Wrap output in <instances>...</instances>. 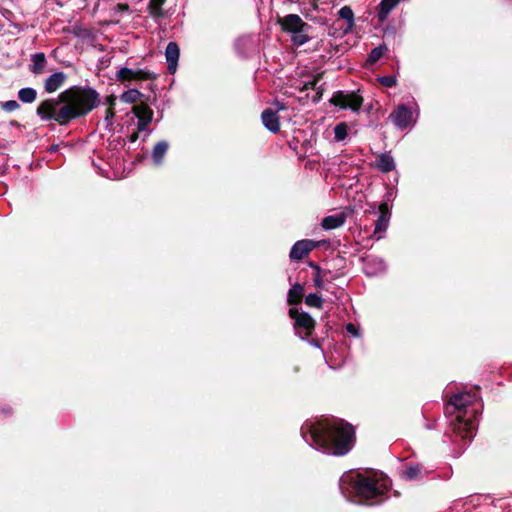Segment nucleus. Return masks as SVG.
<instances>
[{
    "instance_id": "f257e3e1",
    "label": "nucleus",
    "mask_w": 512,
    "mask_h": 512,
    "mask_svg": "<svg viewBox=\"0 0 512 512\" xmlns=\"http://www.w3.org/2000/svg\"><path fill=\"white\" fill-rule=\"evenodd\" d=\"M99 104V94L91 87L72 86L62 91L57 98L42 101L36 114L42 121H55L67 125L81 118Z\"/></svg>"
},
{
    "instance_id": "f03ea898",
    "label": "nucleus",
    "mask_w": 512,
    "mask_h": 512,
    "mask_svg": "<svg viewBox=\"0 0 512 512\" xmlns=\"http://www.w3.org/2000/svg\"><path fill=\"white\" fill-rule=\"evenodd\" d=\"M301 436L315 450L334 456L347 454L355 442L353 426L338 418L306 421L301 427Z\"/></svg>"
},
{
    "instance_id": "7ed1b4c3",
    "label": "nucleus",
    "mask_w": 512,
    "mask_h": 512,
    "mask_svg": "<svg viewBox=\"0 0 512 512\" xmlns=\"http://www.w3.org/2000/svg\"><path fill=\"white\" fill-rule=\"evenodd\" d=\"M480 408L477 390L454 394L445 407V414L451 418L450 426L454 435L451 441L462 442L461 448H465L476 435Z\"/></svg>"
},
{
    "instance_id": "20e7f679",
    "label": "nucleus",
    "mask_w": 512,
    "mask_h": 512,
    "mask_svg": "<svg viewBox=\"0 0 512 512\" xmlns=\"http://www.w3.org/2000/svg\"><path fill=\"white\" fill-rule=\"evenodd\" d=\"M390 487V479L384 476L378 478L377 476L349 471L339 479V489L347 499L354 496L365 501L378 499L384 496Z\"/></svg>"
},
{
    "instance_id": "39448f33",
    "label": "nucleus",
    "mask_w": 512,
    "mask_h": 512,
    "mask_svg": "<svg viewBox=\"0 0 512 512\" xmlns=\"http://www.w3.org/2000/svg\"><path fill=\"white\" fill-rule=\"evenodd\" d=\"M277 24L284 33L291 35V42L297 47L306 44L311 39L308 35L311 26L304 22L297 14H287L283 17H278Z\"/></svg>"
},
{
    "instance_id": "423d86ee",
    "label": "nucleus",
    "mask_w": 512,
    "mask_h": 512,
    "mask_svg": "<svg viewBox=\"0 0 512 512\" xmlns=\"http://www.w3.org/2000/svg\"><path fill=\"white\" fill-rule=\"evenodd\" d=\"M330 103L340 109H349L352 112L358 113L363 104V97L358 91H343L338 90L333 93Z\"/></svg>"
},
{
    "instance_id": "0eeeda50",
    "label": "nucleus",
    "mask_w": 512,
    "mask_h": 512,
    "mask_svg": "<svg viewBox=\"0 0 512 512\" xmlns=\"http://www.w3.org/2000/svg\"><path fill=\"white\" fill-rule=\"evenodd\" d=\"M289 315L294 320L295 334L300 339L307 340L315 327L313 318L308 313L300 312L295 307L290 308Z\"/></svg>"
},
{
    "instance_id": "6e6552de",
    "label": "nucleus",
    "mask_w": 512,
    "mask_h": 512,
    "mask_svg": "<svg viewBox=\"0 0 512 512\" xmlns=\"http://www.w3.org/2000/svg\"><path fill=\"white\" fill-rule=\"evenodd\" d=\"M390 118L398 129L404 130L416 123L418 118V110L416 109L413 111L406 105L400 104L390 114Z\"/></svg>"
},
{
    "instance_id": "1a4fd4ad",
    "label": "nucleus",
    "mask_w": 512,
    "mask_h": 512,
    "mask_svg": "<svg viewBox=\"0 0 512 512\" xmlns=\"http://www.w3.org/2000/svg\"><path fill=\"white\" fill-rule=\"evenodd\" d=\"M155 78V74L147 69L121 67L116 73V79L121 83H132Z\"/></svg>"
},
{
    "instance_id": "9d476101",
    "label": "nucleus",
    "mask_w": 512,
    "mask_h": 512,
    "mask_svg": "<svg viewBox=\"0 0 512 512\" xmlns=\"http://www.w3.org/2000/svg\"><path fill=\"white\" fill-rule=\"evenodd\" d=\"M326 241H315L311 239H303L294 243L290 250L289 257L293 261H300L304 257L308 256V254L318 248L322 243Z\"/></svg>"
},
{
    "instance_id": "9b49d317",
    "label": "nucleus",
    "mask_w": 512,
    "mask_h": 512,
    "mask_svg": "<svg viewBox=\"0 0 512 512\" xmlns=\"http://www.w3.org/2000/svg\"><path fill=\"white\" fill-rule=\"evenodd\" d=\"M390 212L388 208V204L386 202L381 203L379 206V214L378 218L375 222V227L373 231V236L379 240L383 237L386 232L390 220Z\"/></svg>"
},
{
    "instance_id": "f8f14e48",
    "label": "nucleus",
    "mask_w": 512,
    "mask_h": 512,
    "mask_svg": "<svg viewBox=\"0 0 512 512\" xmlns=\"http://www.w3.org/2000/svg\"><path fill=\"white\" fill-rule=\"evenodd\" d=\"M133 113L138 119L137 129L138 131H147L149 124L153 120V111L145 103L135 105L133 107Z\"/></svg>"
},
{
    "instance_id": "ddd939ff",
    "label": "nucleus",
    "mask_w": 512,
    "mask_h": 512,
    "mask_svg": "<svg viewBox=\"0 0 512 512\" xmlns=\"http://www.w3.org/2000/svg\"><path fill=\"white\" fill-rule=\"evenodd\" d=\"M363 270L368 276H376L386 270V264L380 257L369 255L363 259Z\"/></svg>"
},
{
    "instance_id": "4468645a",
    "label": "nucleus",
    "mask_w": 512,
    "mask_h": 512,
    "mask_svg": "<svg viewBox=\"0 0 512 512\" xmlns=\"http://www.w3.org/2000/svg\"><path fill=\"white\" fill-rule=\"evenodd\" d=\"M428 473L429 470L422 464L411 463L401 471V477L407 481H418L423 479Z\"/></svg>"
},
{
    "instance_id": "2eb2a0df",
    "label": "nucleus",
    "mask_w": 512,
    "mask_h": 512,
    "mask_svg": "<svg viewBox=\"0 0 512 512\" xmlns=\"http://www.w3.org/2000/svg\"><path fill=\"white\" fill-rule=\"evenodd\" d=\"M180 50L176 42H169L165 49V57L169 73H175L178 65Z\"/></svg>"
},
{
    "instance_id": "dca6fc26",
    "label": "nucleus",
    "mask_w": 512,
    "mask_h": 512,
    "mask_svg": "<svg viewBox=\"0 0 512 512\" xmlns=\"http://www.w3.org/2000/svg\"><path fill=\"white\" fill-rule=\"evenodd\" d=\"M261 120L264 127L272 133L280 131V122L277 111L265 109L261 114Z\"/></svg>"
},
{
    "instance_id": "f3484780",
    "label": "nucleus",
    "mask_w": 512,
    "mask_h": 512,
    "mask_svg": "<svg viewBox=\"0 0 512 512\" xmlns=\"http://www.w3.org/2000/svg\"><path fill=\"white\" fill-rule=\"evenodd\" d=\"M67 75L58 71L51 74L44 82V89L47 93H53L57 91L66 81Z\"/></svg>"
},
{
    "instance_id": "a211bd4d",
    "label": "nucleus",
    "mask_w": 512,
    "mask_h": 512,
    "mask_svg": "<svg viewBox=\"0 0 512 512\" xmlns=\"http://www.w3.org/2000/svg\"><path fill=\"white\" fill-rule=\"evenodd\" d=\"M309 266L312 267L315 270V275L313 278V282L316 288L320 290H327L326 282H330V279L328 278V275L330 274V271L323 270L314 262H310Z\"/></svg>"
},
{
    "instance_id": "6ab92c4d",
    "label": "nucleus",
    "mask_w": 512,
    "mask_h": 512,
    "mask_svg": "<svg viewBox=\"0 0 512 512\" xmlns=\"http://www.w3.org/2000/svg\"><path fill=\"white\" fill-rule=\"evenodd\" d=\"M345 221L346 215L344 213H337L324 217L321 221V226L324 230H333L343 226Z\"/></svg>"
},
{
    "instance_id": "aec40b11",
    "label": "nucleus",
    "mask_w": 512,
    "mask_h": 512,
    "mask_svg": "<svg viewBox=\"0 0 512 512\" xmlns=\"http://www.w3.org/2000/svg\"><path fill=\"white\" fill-rule=\"evenodd\" d=\"M376 166L383 173L391 172L395 169L394 158L392 157V155L390 153H387V152L381 153L377 157Z\"/></svg>"
},
{
    "instance_id": "412c9836",
    "label": "nucleus",
    "mask_w": 512,
    "mask_h": 512,
    "mask_svg": "<svg viewBox=\"0 0 512 512\" xmlns=\"http://www.w3.org/2000/svg\"><path fill=\"white\" fill-rule=\"evenodd\" d=\"M46 56L42 52L35 53L31 56L30 71L35 74H41L46 65Z\"/></svg>"
},
{
    "instance_id": "4be33fe9",
    "label": "nucleus",
    "mask_w": 512,
    "mask_h": 512,
    "mask_svg": "<svg viewBox=\"0 0 512 512\" xmlns=\"http://www.w3.org/2000/svg\"><path fill=\"white\" fill-rule=\"evenodd\" d=\"M400 1L401 0H382L378 6L379 19L385 20Z\"/></svg>"
},
{
    "instance_id": "5701e85b",
    "label": "nucleus",
    "mask_w": 512,
    "mask_h": 512,
    "mask_svg": "<svg viewBox=\"0 0 512 512\" xmlns=\"http://www.w3.org/2000/svg\"><path fill=\"white\" fill-rule=\"evenodd\" d=\"M400 1L401 0H382L378 6L379 19L385 20Z\"/></svg>"
},
{
    "instance_id": "b1692460",
    "label": "nucleus",
    "mask_w": 512,
    "mask_h": 512,
    "mask_svg": "<svg viewBox=\"0 0 512 512\" xmlns=\"http://www.w3.org/2000/svg\"><path fill=\"white\" fill-rule=\"evenodd\" d=\"M168 143L166 141L158 142L152 151V160L156 165H160L168 150Z\"/></svg>"
},
{
    "instance_id": "393cba45",
    "label": "nucleus",
    "mask_w": 512,
    "mask_h": 512,
    "mask_svg": "<svg viewBox=\"0 0 512 512\" xmlns=\"http://www.w3.org/2000/svg\"><path fill=\"white\" fill-rule=\"evenodd\" d=\"M303 286L299 283L292 285L287 294V302L290 305H295L301 302L303 296Z\"/></svg>"
},
{
    "instance_id": "a878e982",
    "label": "nucleus",
    "mask_w": 512,
    "mask_h": 512,
    "mask_svg": "<svg viewBox=\"0 0 512 512\" xmlns=\"http://www.w3.org/2000/svg\"><path fill=\"white\" fill-rule=\"evenodd\" d=\"M166 0H150L148 5L149 14L154 18H162L164 16L162 6Z\"/></svg>"
},
{
    "instance_id": "bb28decb",
    "label": "nucleus",
    "mask_w": 512,
    "mask_h": 512,
    "mask_svg": "<svg viewBox=\"0 0 512 512\" xmlns=\"http://www.w3.org/2000/svg\"><path fill=\"white\" fill-rule=\"evenodd\" d=\"M37 92L34 88L25 87L18 91V98L23 103H32L36 100Z\"/></svg>"
},
{
    "instance_id": "cd10ccee",
    "label": "nucleus",
    "mask_w": 512,
    "mask_h": 512,
    "mask_svg": "<svg viewBox=\"0 0 512 512\" xmlns=\"http://www.w3.org/2000/svg\"><path fill=\"white\" fill-rule=\"evenodd\" d=\"M338 15L347 22V30H351L354 26V12L349 6H343Z\"/></svg>"
},
{
    "instance_id": "c85d7f7f",
    "label": "nucleus",
    "mask_w": 512,
    "mask_h": 512,
    "mask_svg": "<svg viewBox=\"0 0 512 512\" xmlns=\"http://www.w3.org/2000/svg\"><path fill=\"white\" fill-rule=\"evenodd\" d=\"M142 96L143 94L139 90L128 89L127 91L122 93L120 99L122 102L132 104L140 100Z\"/></svg>"
},
{
    "instance_id": "c756f323",
    "label": "nucleus",
    "mask_w": 512,
    "mask_h": 512,
    "mask_svg": "<svg viewBox=\"0 0 512 512\" xmlns=\"http://www.w3.org/2000/svg\"><path fill=\"white\" fill-rule=\"evenodd\" d=\"M387 50V47L385 45H379L378 47L373 48L367 57V62L369 64L376 63L384 54V52Z\"/></svg>"
},
{
    "instance_id": "7c9ffc66",
    "label": "nucleus",
    "mask_w": 512,
    "mask_h": 512,
    "mask_svg": "<svg viewBox=\"0 0 512 512\" xmlns=\"http://www.w3.org/2000/svg\"><path fill=\"white\" fill-rule=\"evenodd\" d=\"M347 124L345 122H340L334 127V140L336 142H342L346 139L347 133Z\"/></svg>"
},
{
    "instance_id": "2f4dec72",
    "label": "nucleus",
    "mask_w": 512,
    "mask_h": 512,
    "mask_svg": "<svg viewBox=\"0 0 512 512\" xmlns=\"http://www.w3.org/2000/svg\"><path fill=\"white\" fill-rule=\"evenodd\" d=\"M305 303L310 307L320 309L323 306V299L318 294L310 293L305 297Z\"/></svg>"
},
{
    "instance_id": "473e14b6",
    "label": "nucleus",
    "mask_w": 512,
    "mask_h": 512,
    "mask_svg": "<svg viewBox=\"0 0 512 512\" xmlns=\"http://www.w3.org/2000/svg\"><path fill=\"white\" fill-rule=\"evenodd\" d=\"M378 81L385 87H393L396 85V78L391 75L381 76Z\"/></svg>"
},
{
    "instance_id": "72a5a7b5",
    "label": "nucleus",
    "mask_w": 512,
    "mask_h": 512,
    "mask_svg": "<svg viewBox=\"0 0 512 512\" xmlns=\"http://www.w3.org/2000/svg\"><path fill=\"white\" fill-rule=\"evenodd\" d=\"M20 107L16 100H9L2 104V108L7 112H13Z\"/></svg>"
},
{
    "instance_id": "f704fd0d",
    "label": "nucleus",
    "mask_w": 512,
    "mask_h": 512,
    "mask_svg": "<svg viewBox=\"0 0 512 512\" xmlns=\"http://www.w3.org/2000/svg\"><path fill=\"white\" fill-rule=\"evenodd\" d=\"M346 331H347L350 335H352V336H354V337L359 336V331H358L357 327H356L353 323H348V324L346 325Z\"/></svg>"
},
{
    "instance_id": "c9c22d12",
    "label": "nucleus",
    "mask_w": 512,
    "mask_h": 512,
    "mask_svg": "<svg viewBox=\"0 0 512 512\" xmlns=\"http://www.w3.org/2000/svg\"><path fill=\"white\" fill-rule=\"evenodd\" d=\"M116 9L120 12H127L129 10V5L127 3H118Z\"/></svg>"
},
{
    "instance_id": "e433bc0d",
    "label": "nucleus",
    "mask_w": 512,
    "mask_h": 512,
    "mask_svg": "<svg viewBox=\"0 0 512 512\" xmlns=\"http://www.w3.org/2000/svg\"><path fill=\"white\" fill-rule=\"evenodd\" d=\"M0 411H1L2 413H4V414H7V415L11 413V409H10V407H9V406H3V407L0 409Z\"/></svg>"
},
{
    "instance_id": "4c0bfd02",
    "label": "nucleus",
    "mask_w": 512,
    "mask_h": 512,
    "mask_svg": "<svg viewBox=\"0 0 512 512\" xmlns=\"http://www.w3.org/2000/svg\"><path fill=\"white\" fill-rule=\"evenodd\" d=\"M276 106H277V111H280V110H284L285 109V105L281 102H276Z\"/></svg>"
},
{
    "instance_id": "58836bf2",
    "label": "nucleus",
    "mask_w": 512,
    "mask_h": 512,
    "mask_svg": "<svg viewBox=\"0 0 512 512\" xmlns=\"http://www.w3.org/2000/svg\"><path fill=\"white\" fill-rule=\"evenodd\" d=\"M379 499H380V498L375 499V500H376V501H375V503H378V502L380 501ZM371 505H374V502H371Z\"/></svg>"
},
{
    "instance_id": "ea45409f",
    "label": "nucleus",
    "mask_w": 512,
    "mask_h": 512,
    "mask_svg": "<svg viewBox=\"0 0 512 512\" xmlns=\"http://www.w3.org/2000/svg\"><path fill=\"white\" fill-rule=\"evenodd\" d=\"M390 197H391V193H388V194H387V200H389V199H390Z\"/></svg>"
}]
</instances>
